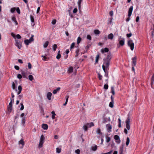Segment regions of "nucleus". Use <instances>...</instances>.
I'll return each mask as SVG.
<instances>
[{
	"label": "nucleus",
	"instance_id": "obj_2",
	"mask_svg": "<svg viewBox=\"0 0 154 154\" xmlns=\"http://www.w3.org/2000/svg\"><path fill=\"white\" fill-rule=\"evenodd\" d=\"M133 6H131L129 8L128 11V17L126 19V21L127 22H128L129 21L130 19V17L131 16L132 14V13L133 11Z\"/></svg>",
	"mask_w": 154,
	"mask_h": 154
},
{
	"label": "nucleus",
	"instance_id": "obj_61",
	"mask_svg": "<svg viewBox=\"0 0 154 154\" xmlns=\"http://www.w3.org/2000/svg\"><path fill=\"white\" fill-rule=\"evenodd\" d=\"M87 39H89V40H91V37L90 35H88L87 37Z\"/></svg>",
	"mask_w": 154,
	"mask_h": 154
},
{
	"label": "nucleus",
	"instance_id": "obj_22",
	"mask_svg": "<svg viewBox=\"0 0 154 154\" xmlns=\"http://www.w3.org/2000/svg\"><path fill=\"white\" fill-rule=\"evenodd\" d=\"M19 144H21L22 146V147L24 145V142L23 141V140L22 139H21L20 141H19L18 143Z\"/></svg>",
	"mask_w": 154,
	"mask_h": 154
},
{
	"label": "nucleus",
	"instance_id": "obj_39",
	"mask_svg": "<svg viewBox=\"0 0 154 154\" xmlns=\"http://www.w3.org/2000/svg\"><path fill=\"white\" fill-rule=\"evenodd\" d=\"M57 48V45L56 44H54L53 46V49L54 51H56V49Z\"/></svg>",
	"mask_w": 154,
	"mask_h": 154
},
{
	"label": "nucleus",
	"instance_id": "obj_42",
	"mask_svg": "<svg viewBox=\"0 0 154 154\" xmlns=\"http://www.w3.org/2000/svg\"><path fill=\"white\" fill-rule=\"evenodd\" d=\"M151 85H152L153 84V82L154 81V76H152V77L151 79Z\"/></svg>",
	"mask_w": 154,
	"mask_h": 154
},
{
	"label": "nucleus",
	"instance_id": "obj_47",
	"mask_svg": "<svg viewBox=\"0 0 154 154\" xmlns=\"http://www.w3.org/2000/svg\"><path fill=\"white\" fill-rule=\"evenodd\" d=\"M28 66L29 69H31L32 68V65L30 63H28Z\"/></svg>",
	"mask_w": 154,
	"mask_h": 154
},
{
	"label": "nucleus",
	"instance_id": "obj_8",
	"mask_svg": "<svg viewBox=\"0 0 154 154\" xmlns=\"http://www.w3.org/2000/svg\"><path fill=\"white\" fill-rule=\"evenodd\" d=\"M137 57H134L132 59V66H136V63Z\"/></svg>",
	"mask_w": 154,
	"mask_h": 154
},
{
	"label": "nucleus",
	"instance_id": "obj_4",
	"mask_svg": "<svg viewBox=\"0 0 154 154\" xmlns=\"http://www.w3.org/2000/svg\"><path fill=\"white\" fill-rule=\"evenodd\" d=\"M33 37V36L32 35L29 40L27 39L24 40V42L26 45H28L29 43L33 41L34 40Z\"/></svg>",
	"mask_w": 154,
	"mask_h": 154
},
{
	"label": "nucleus",
	"instance_id": "obj_3",
	"mask_svg": "<svg viewBox=\"0 0 154 154\" xmlns=\"http://www.w3.org/2000/svg\"><path fill=\"white\" fill-rule=\"evenodd\" d=\"M128 45L130 47L131 50L133 51L134 49V44L132 40H129L128 42Z\"/></svg>",
	"mask_w": 154,
	"mask_h": 154
},
{
	"label": "nucleus",
	"instance_id": "obj_38",
	"mask_svg": "<svg viewBox=\"0 0 154 154\" xmlns=\"http://www.w3.org/2000/svg\"><path fill=\"white\" fill-rule=\"evenodd\" d=\"M81 38L79 37H78L77 40V44H79L81 41Z\"/></svg>",
	"mask_w": 154,
	"mask_h": 154
},
{
	"label": "nucleus",
	"instance_id": "obj_33",
	"mask_svg": "<svg viewBox=\"0 0 154 154\" xmlns=\"http://www.w3.org/2000/svg\"><path fill=\"white\" fill-rule=\"evenodd\" d=\"M114 101H111L109 104V106L111 108H113L114 106Z\"/></svg>",
	"mask_w": 154,
	"mask_h": 154
},
{
	"label": "nucleus",
	"instance_id": "obj_1",
	"mask_svg": "<svg viewBox=\"0 0 154 154\" xmlns=\"http://www.w3.org/2000/svg\"><path fill=\"white\" fill-rule=\"evenodd\" d=\"M111 58L112 57L110 53L108 54L107 57L104 58L103 60V63L102 66H104V67H106V69L109 68L110 64V62Z\"/></svg>",
	"mask_w": 154,
	"mask_h": 154
},
{
	"label": "nucleus",
	"instance_id": "obj_15",
	"mask_svg": "<svg viewBox=\"0 0 154 154\" xmlns=\"http://www.w3.org/2000/svg\"><path fill=\"white\" fill-rule=\"evenodd\" d=\"M109 51V49L107 48H105L104 49H102L101 50V52L102 53H104V52H107Z\"/></svg>",
	"mask_w": 154,
	"mask_h": 154
},
{
	"label": "nucleus",
	"instance_id": "obj_17",
	"mask_svg": "<svg viewBox=\"0 0 154 154\" xmlns=\"http://www.w3.org/2000/svg\"><path fill=\"white\" fill-rule=\"evenodd\" d=\"M73 68L72 66L69 67L68 70V72L69 73H71L73 72Z\"/></svg>",
	"mask_w": 154,
	"mask_h": 154
},
{
	"label": "nucleus",
	"instance_id": "obj_60",
	"mask_svg": "<svg viewBox=\"0 0 154 154\" xmlns=\"http://www.w3.org/2000/svg\"><path fill=\"white\" fill-rule=\"evenodd\" d=\"M23 97V95H20L18 96V98L19 100H21V99Z\"/></svg>",
	"mask_w": 154,
	"mask_h": 154
},
{
	"label": "nucleus",
	"instance_id": "obj_57",
	"mask_svg": "<svg viewBox=\"0 0 154 154\" xmlns=\"http://www.w3.org/2000/svg\"><path fill=\"white\" fill-rule=\"evenodd\" d=\"M78 10L77 8H75L73 10V13H75L77 12Z\"/></svg>",
	"mask_w": 154,
	"mask_h": 154
},
{
	"label": "nucleus",
	"instance_id": "obj_5",
	"mask_svg": "<svg viewBox=\"0 0 154 154\" xmlns=\"http://www.w3.org/2000/svg\"><path fill=\"white\" fill-rule=\"evenodd\" d=\"M126 128L128 130L130 129V119L129 117H128L126 121Z\"/></svg>",
	"mask_w": 154,
	"mask_h": 154
},
{
	"label": "nucleus",
	"instance_id": "obj_21",
	"mask_svg": "<svg viewBox=\"0 0 154 154\" xmlns=\"http://www.w3.org/2000/svg\"><path fill=\"white\" fill-rule=\"evenodd\" d=\"M111 93L113 95H115V92L114 87L113 86H112L111 87Z\"/></svg>",
	"mask_w": 154,
	"mask_h": 154
},
{
	"label": "nucleus",
	"instance_id": "obj_14",
	"mask_svg": "<svg viewBox=\"0 0 154 154\" xmlns=\"http://www.w3.org/2000/svg\"><path fill=\"white\" fill-rule=\"evenodd\" d=\"M60 89V87H58L56 89L54 90L53 92V93L54 94H56L57 91H59Z\"/></svg>",
	"mask_w": 154,
	"mask_h": 154
},
{
	"label": "nucleus",
	"instance_id": "obj_53",
	"mask_svg": "<svg viewBox=\"0 0 154 154\" xmlns=\"http://www.w3.org/2000/svg\"><path fill=\"white\" fill-rule=\"evenodd\" d=\"M102 68H103V70L104 71L105 73H106V69H107L106 68V67H104V66H102Z\"/></svg>",
	"mask_w": 154,
	"mask_h": 154
},
{
	"label": "nucleus",
	"instance_id": "obj_40",
	"mask_svg": "<svg viewBox=\"0 0 154 154\" xmlns=\"http://www.w3.org/2000/svg\"><path fill=\"white\" fill-rule=\"evenodd\" d=\"M92 150L94 151H96L97 149V146L96 145L95 146H93L91 147Z\"/></svg>",
	"mask_w": 154,
	"mask_h": 154
},
{
	"label": "nucleus",
	"instance_id": "obj_36",
	"mask_svg": "<svg viewBox=\"0 0 154 154\" xmlns=\"http://www.w3.org/2000/svg\"><path fill=\"white\" fill-rule=\"evenodd\" d=\"M94 32L95 34L99 35L100 33V31L97 29H96L94 30Z\"/></svg>",
	"mask_w": 154,
	"mask_h": 154
},
{
	"label": "nucleus",
	"instance_id": "obj_6",
	"mask_svg": "<svg viewBox=\"0 0 154 154\" xmlns=\"http://www.w3.org/2000/svg\"><path fill=\"white\" fill-rule=\"evenodd\" d=\"M114 138L116 140V142L118 144L120 143L121 141L119 136L117 135H115L114 137Z\"/></svg>",
	"mask_w": 154,
	"mask_h": 154
},
{
	"label": "nucleus",
	"instance_id": "obj_20",
	"mask_svg": "<svg viewBox=\"0 0 154 154\" xmlns=\"http://www.w3.org/2000/svg\"><path fill=\"white\" fill-rule=\"evenodd\" d=\"M18 91L17 93V94L19 95L21 93L22 90V88L20 85H19L18 86Z\"/></svg>",
	"mask_w": 154,
	"mask_h": 154
},
{
	"label": "nucleus",
	"instance_id": "obj_10",
	"mask_svg": "<svg viewBox=\"0 0 154 154\" xmlns=\"http://www.w3.org/2000/svg\"><path fill=\"white\" fill-rule=\"evenodd\" d=\"M42 128L45 130H46L48 129V126L46 124H43L42 125Z\"/></svg>",
	"mask_w": 154,
	"mask_h": 154
},
{
	"label": "nucleus",
	"instance_id": "obj_25",
	"mask_svg": "<svg viewBox=\"0 0 154 154\" xmlns=\"http://www.w3.org/2000/svg\"><path fill=\"white\" fill-rule=\"evenodd\" d=\"M96 133L100 135H102V133L101 131V130L99 128L97 129L96 130Z\"/></svg>",
	"mask_w": 154,
	"mask_h": 154
},
{
	"label": "nucleus",
	"instance_id": "obj_12",
	"mask_svg": "<svg viewBox=\"0 0 154 154\" xmlns=\"http://www.w3.org/2000/svg\"><path fill=\"white\" fill-rule=\"evenodd\" d=\"M114 37V35L112 33H110V34H109L108 36V38L109 39H110V40H112Z\"/></svg>",
	"mask_w": 154,
	"mask_h": 154
},
{
	"label": "nucleus",
	"instance_id": "obj_64",
	"mask_svg": "<svg viewBox=\"0 0 154 154\" xmlns=\"http://www.w3.org/2000/svg\"><path fill=\"white\" fill-rule=\"evenodd\" d=\"M109 15L111 16H112L113 15V11H111L109 12Z\"/></svg>",
	"mask_w": 154,
	"mask_h": 154
},
{
	"label": "nucleus",
	"instance_id": "obj_11",
	"mask_svg": "<svg viewBox=\"0 0 154 154\" xmlns=\"http://www.w3.org/2000/svg\"><path fill=\"white\" fill-rule=\"evenodd\" d=\"M119 44L123 46L124 45L125 39L123 38H122V39L120 40L119 41Z\"/></svg>",
	"mask_w": 154,
	"mask_h": 154
},
{
	"label": "nucleus",
	"instance_id": "obj_18",
	"mask_svg": "<svg viewBox=\"0 0 154 154\" xmlns=\"http://www.w3.org/2000/svg\"><path fill=\"white\" fill-rule=\"evenodd\" d=\"M69 96L68 95H66L65 97L66 98V102L65 103L63 104V106H65L67 104L68 99L69 98Z\"/></svg>",
	"mask_w": 154,
	"mask_h": 154
},
{
	"label": "nucleus",
	"instance_id": "obj_35",
	"mask_svg": "<svg viewBox=\"0 0 154 154\" xmlns=\"http://www.w3.org/2000/svg\"><path fill=\"white\" fill-rule=\"evenodd\" d=\"M88 128V125H87V124L86 125H84L83 126V129L85 131H87V128Z\"/></svg>",
	"mask_w": 154,
	"mask_h": 154
},
{
	"label": "nucleus",
	"instance_id": "obj_31",
	"mask_svg": "<svg viewBox=\"0 0 154 154\" xmlns=\"http://www.w3.org/2000/svg\"><path fill=\"white\" fill-rule=\"evenodd\" d=\"M49 44V42L48 41H46L45 43L43 45V47L45 48H46L47 46Z\"/></svg>",
	"mask_w": 154,
	"mask_h": 154
},
{
	"label": "nucleus",
	"instance_id": "obj_19",
	"mask_svg": "<svg viewBox=\"0 0 154 154\" xmlns=\"http://www.w3.org/2000/svg\"><path fill=\"white\" fill-rule=\"evenodd\" d=\"M69 96L68 95H66L65 97L66 98V102L65 103L63 104V106H65L67 104L68 99L69 98Z\"/></svg>",
	"mask_w": 154,
	"mask_h": 154
},
{
	"label": "nucleus",
	"instance_id": "obj_44",
	"mask_svg": "<svg viewBox=\"0 0 154 154\" xmlns=\"http://www.w3.org/2000/svg\"><path fill=\"white\" fill-rule=\"evenodd\" d=\"M61 149L57 148H56L57 152L58 153H60L61 152Z\"/></svg>",
	"mask_w": 154,
	"mask_h": 154
},
{
	"label": "nucleus",
	"instance_id": "obj_9",
	"mask_svg": "<svg viewBox=\"0 0 154 154\" xmlns=\"http://www.w3.org/2000/svg\"><path fill=\"white\" fill-rule=\"evenodd\" d=\"M106 127L107 128V130L108 131V132H110L111 131V129L112 127L110 124H107L106 125Z\"/></svg>",
	"mask_w": 154,
	"mask_h": 154
},
{
	"label": "nucleus",
	"instance_id": "obj_43",
	"mask_svg": "<svg viewBox=\"0 0 154 154\" xmlns=\"http://www.w3.org/2000/svg\"><path fill=\"white\" fill-rule=\"evenodd\" d=\"M99 55H98L97 56L96 58L95 62L96 63H97L98 62L99 58Z\"/></svg>",
	"mask_w": 154,
	"mask_h": 154
},
{
	"label": "nucleus",
	"instance_id": "obj_23",
	"mask_svg": "<svg viewBox=\"0 0 154 154\" xmlns=\"http://www.w3.org/2000/svg\"><path fill=\"white\" fill-rule=\"evenodd\" d=\"M60 51H59L57 53V55L56 56V58L57 59H59L61 57V56L60 54Z\"/></svg>",
	"mask_w": 154,
	"mask_h": 154
},
{
	"label": "nucleus",
	"instance_id": "obj_48",
	"mask_svg": "<svg viewBox=\"0 0 154 154\" xmlns=\"http://www.w3.org/2000/svg\"><path fill=\"white\" fill-rule=\"evenodd\" d=\"M16 9L15 8H12L11 9V11L12 13L14 12L15 11Z\"/></svg>",
	"mask_w": 154,
	"mask_h": 154
},
{
	"label": "nucleus",
	"instance_id": "obj_62",
	"mask_svg": "<svg viewBox=\"0 0 154 154\" xmlns=\"http://www.w3.org/2000/svg\"><path fill=\"white\" fill-rule=\"evenodd\" d=\"M14 68L17 70H18L19 69V67L17 66H15Z\"/></svg>",
	"mask_w": 154,
	"mask_h": 154
},
{
	"label": "nucleus",
	"instance_id": "obj_26",
	"mask_svg": "<svg viewBox=\"0 0 154 154\" xmlns=\"http://www.w3.org/2000/svg\"><path fill=\"white\" fill-rule=\"evenodd\" d=\"M12 20L14 22L15 24L17 25L18 24L17 21L16 20V18L15 17H12Z\"/></svg>",
	"mask_w": 154,
	"mask_h": 154
},
{
	"label": "nucleus",
	"instance_id": "obj_56",
	"mask_svg": "<svg viewBox=\"0 0 154 154\" xmlns=\"http://www.w3.org/2000/svg\"><path fill=\"white\" fill-rule=\"evenodd\" d=\"M16 11H17V13L18 14H20V10L19 8H17V9H16Z\"/></svg>",
	"mask_w": 154,
	"mask_h": 154
},
{
	"label": "nucleus",
	"instance_id": "obj_51",
	"mask_svg": "<svg viewBox=\"0 0 154 154\" xmlns=\"http://www.w3.org/2000/svg\"><path fill=\"white\" fill-rule=\"evenodd\" d=\"M108 85L106 84L104 85V88L105 89H108Z\"/></svg>",
	"mask_w": 154,
	"mask_h": 154
},
{
	"label": "nucleus",
	"instance_id": "obj_27",
	"mask_svg": "<svg viewBox=\"0 0 154 154\" xmlns=\"http://www.w3.org/2000/svg\"><path fill=\"white\" fill-rule=\"evenodd\" d=\"M44 136L43 135H41L40 140V142H44Z\"/></svg>",
	"mask_w": 154,
	"mask_h": 154
},
{
	"label": "nucleus",
	"instance_id": "obj_34",
	"mask_svg": "<svg viewBox=\"0 0 154 154\" xmlns=\"http://www.w3.org/2000/svg\"><path fill=\"white\" fill-rule=\"evenodd\" d=\"M129 142H130V139H129V138L128 137L127 138L126 142V145L127 146H128L129 145Z\"/></svg>",
	"mask_w": 154,
	"mask_h": 154
},
{
	"label": "nucleus",
	"instance_id": "obj_30",
	"mask_svg": "<svg viewBox=\"0 0 154 154\" xmlns=\"http://www.w3.org/2000/svg\"><path fill=\"white\" fill-rule=\"evenodd\" d=\"M21 74H22V75H23V78H26V73L25 72H24L23 71H21Z\"/></svg>",
	"mask_w": 154,
	"mask_h": 154
},
{
	"label": "nucleus",
	"instance_id": "obj_63",
	"mask_svg": "<svg viewBox=\"0 0 154 154\" xmlns=\"http://www.w3.org/2000/svg\"><path fill=\"white\" fill-rule=\"evenodd\" d=\"M131 35H132V34L131 33H130L129 34H127V36L128 38L130 37Z\"/></svg>",
	"mask_w": 154,
	"mask_h": 154
},
{
	"label": "nucleus",
	"instance_id": "obj_59",
	"mask_svg": "<svg viewBox=\"0 0 154 154\" xmlns=\"http://www.w3.org/2000/svg\"><path fill=\"white\" fill-rule=\"evenodd\" d=\"M56 22V20H53L52 21V23L54 25L55 24Z\"/></svg>",
	"mask_w": 154,
	"mask_h": 154
},
{
	"label": "nucleus",
	"instance_id": "obj_50",
	"mask_svg": "<svg viewBox=\"0 0 154 154\" xmlns=\"http://www.w3.org/2000/svg\"><path fill=\"white\" fill-rule=\"evenodd\" d=\"M17 77L19 79H21L22 78V77L20 74H18L17 75Z\"/></svg>",
	"mask_w": 154,
	"mask_h": 154
},
{
	"label": "nucleus",
	"instance_id": "obj_52",
	"mask_svg": "<svg viewBox=\"0 0 154 154\" xmlns=\"http://www.w3.org/2000/svg\"><path fill=\"white\" fill-rule=\"evenodd\" d=\"M75 152L77 154H79L80 152V150L79 149H77L75 150Z\"/></svg>",
	"mask_w": 154,
	"mask_h": 154
},
{
	"label": "nucleus",
	"instance_id": "obj_49",
	"mask_svg": "<svg viewBox=\"0 0 154 154\" xmlns=\"http://www.w3.org/2000/svg\"><path fill=\"white\" fill-rule=\"evenodd\" d=\"M106 141L107 143H108L110 140V138L109 137H107L106 138Z\"/></svg>",
	"mask_w": 154,
	"mask_h": 154
},
{
	"label": "nucleus",
	"instance_id": "obj_37",
	"mask_svg": "<svg viewBox=\"0 0 154 154\" xmlns=\"http://www.w3.org/2000/svg\"><path fill=\"white\" fill-rule=\"evenodd\" d=\"M28 77H29V79L31 81H32V80L33 79V76L32 75H29Z\"/></svg>",
	"mask_w": 154,
	"mask_h": 154
},
{
	"label": "nucleus",
	"instance_id": "obj_29",
	"mask_svg": "<svg viewBox=\"0 0 154 154\" xmlns=\"http://www.w3.org/2000/svg\"><path fill=\"white\" fill-rule=\"evenodd\" d=\"M82 2V0H79L78 2V6L79 9H80L81 8V4Z\"/></svg>",
	"mask_w": 154,
	"mask_h": 154
},
{
	"label": "nucleus",
	"instance_id": "obj_55",
	"mask_svg": "<svg viewBox=\"0 0 154 154\" xmlns=\"http://www.w3.org/2000/svg\"><path fill=\"white\" fill-rule=\"evenodd\" d=\"M16 38L18 39H20L21 37L19 34H17L16 35Z\"/></svg>",
	"mask_w": 154,
	"mask_h": 154
},
{
	"label": "nucleus",
	"instance_id": "obj_58",
	"mask_svg": "<svg viewBox=\"0 0 154 154\" xmlns=\"http://www.w3.org/2000/svg\"><path fill=\"white\" fill-rule=\"evenodd\" d=\"M98 78H99V79L100 80H101L102 79V76L101 75L100 73L98 74Z\"/></svg>",
	"mask_w": 154,
	"mask_h": 154
},
{
	"label": "nucleus",
	"instance_id": "obj_46",
	"mask_svg": "<svg viewBox=\"0 0 154 154\" xmlns=\"http://www.w3.org/2000/svg\"><path fill=\"white\" fill-rule=\"evenodd\" d=\"M12 88L13 89H15L16 88L14 82H13L12 84Z\"/></svg>",
	"mask_w": 154,
	"mask_h": 154
},
{
	"label": "nucleus",
	"instance_id": "obj_24",
	"mask_svg": "<svg viewBox=\"0 0 154 154\" xmlns=\"http://www.w3.org/2000/svg\"><path fill=\"white\" fill-rule=\"evenodd\" d=\"M87 125L88 126V128H90L91 126H93L94 125V124L93 122H91L90 123H87Z\"/></svg>",
	"mask_w": 154,
	"mask_h": 154
},
{
	"label": "nucleus",
	"instance_id": "obj_7",
	"mask_svg": "<svg viewBox=\"0 0 154 154\" xmlns=\"http://www.w3.org/2000/svg\"><path fill=\"white\" fill-rule=\"evenodd\" d=\"M11 101L10 102L8 106V109L9 111L11 112L12 110V99H11Z\"/></svg>",
	"mask_w": 154,
	"mask_h": 154
},
{
	"label": "nucleus",
	"instance_id": "obj_41",
	"mask_svg": "<svg viewBox=\"0 0 154 154\" xmlns=\"http://www.w3.org/2000/svg\"><path fill=\"white\" fill-rule=\"evenodd\" d=\"M20 104L21 106V107L20 108V110H23L24 108V106L23 104V103H21Z\"/></svg>",
	"mask_w": 154,
	"mask_h": 154
},
{
	"label": "nucleus",
	"instance_id": "obj_13",
	"mask_svg": "<svg viewBox=\"0 0 154 154\" xmlns=\"http://www.w3.org/2000/svg\"><path fill=\"white\" fill-rule=\"evenodd\" d=\"M52 95V93L50 92H48L47 95V96L48 99L49 100H51V97Z\"/></svg>",
	"mask_w": 154,
	"mask_h": 154
},
{
	"label": "nucleus",
	"instance_id": "obj_28",
	"mask_svg": "<svg viewBox=\"0 0 154 154\" xmlns=\"http://www.w3.org/2000/svg\"><path fill=\"white\" fill-rule=\"evenodd\" d=\"M51 113L52 114V119H55V116L56 115V114H55V112L54 111H52Z\"/></svg>",
	"mask_w": 154,
	"mask_h": 154
},
{
	"label": "nucleus",
	"instance_id": "obj_45",
	"mask_svg": "<svg viewBox=\"0 0 154 154\" xmlns=\"http://www.w3.org/2000/svg\"><path fill=\"white\" fill-rule=\"evenodd\" d=\"M44 143L42 142H39L38 147L39 148H41L43 144Z\"/></svg>",
	"mask_w": 154,
	"mask_h": 154
},
{
	"label": "nucleus",
	"instance_id": "obj_54",
	"mask_svg": "<svg viewBox=\"0 0 154 154\" xmlns=\"http://www.w3.org/2000/svg\"><path fill=\"white\" fill-rule=\"evenodd\" d=\"M75 44L74 42L72 43V44L71 45V46H70V48L71 49L73 48H74V46H75Z\"/></svg>",
	"mask_w": 154,
	"mask_h": 154
},
{
	"label": "nucleus",
	"instance_id": "obj_32",
	"mask_svg": "<svg viewBox=\"0 0 154 154\" xmlns=\"http://www.w3.org/2000/svg\"><path fill=\"white\" fill-rule=\"evenodd\" d=\"M15 45L19 48V49H20L22 47L21 44L20 43H19L17 44H15Z\"/></svg>",
	"mask_w": 154,
	"mask_h": 154
},
{
	"label": "nucleus",
	"instance_id": "obj_16",
	"mask_svg": "<svg viewBox=\"0 0 154 154\" xmlns=\"http://www.w3.org/2000/svg\"><path fill=\"white\" fill-rule=\"evenodd\" d=\"M30 18L31 21L33 23V26H34V25H35V23H34V17L32 15H30Z\"/></svg>",
	"mask_w": 154,
	"mask_h": 154
}]
</instances>
